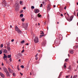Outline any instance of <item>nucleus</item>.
<instances>
[{"label":"nucleus","instance_id":"a211bd4d","mask_svg":"<svg viewBox=\"0 0 78 78\" xmlns=\"http://www.w3.org/2000/svg\"><path fill=\"white\" fill-rule=\"evenodd\" d=\"M78 76L77 75H74L73 78H77Z\"/></svg>","mask_w":78,"mask_h":78},{"label":"nucleus","instance_id":"f704fd0d","mask_svg":"<svg viewBox=\"0 0 78 78\" xmlns=\"http://www.w3.org/2000/svg\"><path fill=\"white\" fill-rule=\"evenodd\" d=\"M21 68H22V69H23V68H24V66L23 65H22L21 66Z\"/></svg>","mask_w":78,"mask_h":78},{"label":"nucleus","instance_id":"a878e982","mask_svg":"<svg viewBox=\"0 0 78 78\" xmlns=\"http://www.w3.org/2000/svg\"><path fill=\"white\" fill-rule=\"evenodd\" d=\"M24 42H25V41L23 40V41H22L21 42V44H23V43H24Z\"/></svg>","mask_w":78,"mask_h":78},{"label":"nucleus","instance_id":"49530a36","mask_svg":"<svg viewBox=\"0 0 78 78\" xmlns=\"http://www.w3.org/2000/svg\"><path fill=\"white\" fill-rule=\"evenodd\" d=\"M44 34V33L43 32H42V33H41V34Z\"/></svg>","mask_w":78,"mask_h":78},{"label":"nucleus","instance_id":"37998d69","mask_svg":"<svg viewBox=\"0 0 78 78\" xmlns=\"http://www.w3.org/2000/svg\"><path fill=\"white\" fill-rule=\"evenodd\" d=\"M9 61L10 62H11V61H12L11 60V58H10V59H9Z\"/></svg>","mask_w":78,"mask_h":78},{"label":"nucleus","instance_id":"79ce46f5","mask_svg":"<svg viewBox=\"0 0 78 78\" xmlns=\"http://www.w3.org/2000/svg\"><path fill=\"white\" fill-rule=\"evenodd\" d=\"M38 56V54H37L36 55H35V57H37Z\"/></svg>","mask_w":78,"mask_h":78},{"label":"nucleus","instance_id":"052dcab7","mask_svg":"<svg viewBox=\"0 0 78 78\" xmlns=\"http://www.w3.org/2000/svg\"><path fill=\"white\" fill-rule=\"evenodd\" d=\"M54 8H55V7H56V5H54Z\"/></svg>","mask_w":78,"mask_h":78},{"label":"nucleus","instance_id":"3c124183","mask_svg":"<svg viewBox=\"0 0 78 78\" xmlns=\"http://www.w3.org/2000/svg\"><path fill=\"white\" fill-rule=\"evenodd\" d=\"M67 15H68L69 17V14H68V13H67Z\"/></svg>","mask_w":78,"mask_h":78},{"label":"nucleus","instance_id":"6e6d98bb","mask_svg":"<svg viewBox=\"0 0 78 78\" xmlns=\"http://www.w3.org/2000/svg\"><path fill=\"white\" fill-rule=\"evenodd\" d=\"M2 66H4V64L3 63H2Z\"/></svg>","mask_w":78,"mask_h":78},{"label":"nucleus","instance_id":"cd10ccee","mask_svg":"<svg viewBox=\"0 0 78 78\" xmlns=\"http://www.w3.org/2000/svg\"><path fill=\"white\" fill-rule=\"evenodd\" d=\"M44 36V35H41L40 36V38H41V37H43V36Z\"/></svg>","mask_w":78,"mask_h":78},{"label":"nucleus","instance_id":"2f4dec72","mask_svg":"<svg viewBox=\"0 0 78 78\" xmlns=\"http://www.w3.org/2000/svg\"><path fill=\"white\" fill-rule=\"evenodd\" d=\"M42 45L44 46H45V42H43L42 44Z\"/></svg>","mask_w":78,"mask_h":78},{"label":"nucleus","instance_id":"c03bdc74","mask_svg":"<svg viewBox=\"0 0 78 78\" xmlns=\"http://www.w3.org/2000/svg\"><path fill=\"white\" fill-rule=\"evenodd\" d=\"M20 73L21 74V76H22V75H23V74H22V73Z\"/></svg>","mask_w":78,"mask_h":78},{"label":"nucleus","instance_id":"13d9d810","mask_svg":"<svg viewBox=\"0 0 78 78\" xmlns=\"http://www.w3.org/2000/svg\"><path fill=\"white\" fill-rule=\"evenodd\" d=\"M77 17H78V12L77 13Z\"/></svg>","mask_w":78,"mask_h":78},{"label":"nucleus","instance_id":"4c0bfd02","mask_svg":"<svg viewBox=\"0 0 78 78\" xmlns=\"http://www.w3.org/2000/svg\"><path fill=\"white\" fill-rule=\"evenodd\" d=\"M68 69H71V68L70 66H69L68 68Z\"/></svg>","mask_w":78,"mask_h":78},{"label":"nucleus","instance_id":"774afa93","mask_svg":"<svg viewBox=\"0 0 78 78\" xmlns=\"http://www.w3.org/2000/svg\"><path fill=\"white\" fill-rule=\"evenodd\" d=\"M42 3L43 4H44V2H43Z\"/></svg>","mask_w":78,"mask_h":78},{"label":"nucleus","instance_id":"bb28decb","mask_svg":"<svg viewBox=\"0 0 78 78\" xmlns=\"http://www.w3.org/2000/svg\"><path fill=\"white\" fill-rule=\"evenodd\" d=\"M23 14H21L20 15V17H23Z\"/></svg>","mask_w":78,"mask_h":78},{"label":"nucleus","instance_id":"69168bd1","mask_svg":"<svg viewBox=\"0 0 78 78\" xmlns=\"http://www.w3.org/2000/svg\"><path fill=\"white\" fill-rule=\"evenodd\" d=\"M73 78V76H71L70 78Z\"/></svg>","mask_w":78,"mask_h":78},{"label":"nucleus","instance_id":"7c9ffc66","mask_svg":"<svg viewBox=\"0 0 78 78\" xmlns=\"http://www.w3.org/2000/svg\"><path fill=\"white\" fill-rule=\"evenodd\" d=\"M12 75H13V76H16V73H13Z\"/></svg>","mask_w":78,"mask_h":78},{"label":"nucleus","instance_id":"39448f33","mask_svg":"<svg viewBox=\"0 0 78 78\" xmlns=\"http://www.w3.org/2000/svg\"><path fill=\"white\" fill-rule=\"evenodd\" d=\"M66 18L68 21L69 22H70L73 19V16H71L69 19H68V18H67V17H66Z\"/></svg>","mask_w":78,"mask_h":78},{"label":"nucleus","instance_id":"0eeeda50","mask_svg":"<svg viewBox=\"0 0 78 78\" xmlns=\"http://www.w3.org/2000/svg\"><path fill=\"white\" fill-rule=\"evenodd\" d=\"M47 9L48 11L50 9V5H48L47 6Z\"/></svg>","mask_w":78,"mask_h":78},{"label":"nucleus","instance_id":"de8ad7c7","mask_svg":"<svg viewBox=\"0 0 78 78\" xmlns=\"http://www.w3.org/2000/svg\"><path fill=\"white\" fill-rule=\"evenodd\" d=\"M23 9H26V7H24L23 8Z\"/></svg>","mask_w":78,"mask_h":78},{"label":"nucleus","instance_id":"4d7b16f0","mask_svg":"<svg viewBox=\"0 0 78 78\" xmlns=\"http://www.w3.org/2000/svg\"><path fill=\"white\" fill-rule=\"evenodd\" d=\"M10 27L11 28H12V26L10 25Z\"/></svg>","mask_w":78,"mask_h":78},{"label":"nucleus","instance_id":"603ef678","mask_svg":"<svg viewBox=\"0 0 78 78\" xmlns=\"http://www.w3.org/2000/svg\"><path fill=\"white\" fill-rule=\"evenodd\" d=\"M19 62H21V61H20V59L19 60Z\"/></svg>","mask_w":78,"mask_h":78},{"label":"nucleus","instance_id":"5fc2aeb1","mask_svg":"<svg viewBox=\"0 0 78 78\" xmlns=\"http://www.w3.org/2000/svg\"><path fill=\"white\" fill-rule=\"evenodd\" d=\"M28 44H29L28 43H27V44H26V45H28Z\"/></svg>","mask_w":78,"mask_h":78},{"label":"nucleus","instance_id":"f3484780","mask_svg":"<svg viewBox=\"0 0 78 78\" xmlns=\"http://www.w3.org/2000/svg\"><path fill=\"white\" fill-rule=\"evenodd\" d=\"M66 65H67V63H65L63 66V67H65V69H66V68H67V67L66 66Z\"/></svg>","mask_w":78,"mask_h":78},{"label":"nucleus","instance_id":"423d86ee","mask_svg":"<svg viewBox=\"0 0 78 78\" xmlns=\"http://www.w3.org/2000/svg\"><path fill=\"white\" fill-rule=\"evenodd\" d=\"M3 70L5 73H6V72H8V70H7V69H6V68H5V66H4L3 67Z\"/></svg>","mask_w":78,"mask_h":78},{"label":"nucleus","instance_id":"1a4fd4ad","mask_svg":"<svg viewBox=\"0 0 78 78\" xmlns=\"http://www.w3.org/2000/svg\"><path fill=\"white\" fill-rule=\"evenodd\" d=\"M3 51L4 53H8V50L6 49L3 50Z\"/></svg>","mask_w":78,"mask_h":78},{"label":"nucleus","instance_id":"c85d7f7f","mask_svg":"<svg viewBox=\"0 0 78 78\" xmlns=\"http://www.w3.org/2000/svg\"><path fill=\"white\" fill-rule=\"evenodd\" d=\"M19 65L17 66V69L19 71L20 70V68H19Z\"/></svg>","mask_w":78,"mask_h":78},{"label":"nucleus","instance_id":"2eb2a0df","mask_svg":"<svg viewBox=\"0 0 78 78\" xmlns=\"http://www.w3.org/2000/svg\"><path fill=\"white\" fill-rule=\"evenodd\" d=\"M7 48L8 51H10V50H11V48L9 47V46L7 47Z\"/></svg>","mask_w":78,"mask_h":78},{"label":"nucleus","instance_id":"ddd939ff","mask_svg":"<svg viewBox=\"0 0 78 78\" xmlns=\"http://www.w3.org/2000/svg\"><path fill=\"white\" fill-rule=\"evenodd\" d=\"M3 58L4 59V60H5V61H6V60H7V59L5 58H7V55H6L4 56Z\"/></svg>","mask_w":78,"mask_h":78},{"label":"nucleus","instance_id":"c756f323","mask_svg":"<svg viewBox=\"0 0 78 78\" xmlns=\"http://www.w3.org/2000/svg\"><path fill=\"white\" fill-rule=\"evenodd\" d=\"M70 53L73 54V50L71 51H70Z\"/></svg>","mask_w":78,"mask_h":78},{"label":"nucleus","instance_id":"5701e85b","mask_svg":"<svg viewBox=\"0 0 78 78\" xmlns=\"http://www.w3.org/2000/svg\"><path fill=\"white\" fill-rule=\"evenodd\" d=\"M7 57L8 58H11V55H8L7 56Z\"/></svg>","mask_w":78,"mask_h":78},{"label":"nucleus","instance_id":"680f3d73","mask_svg":"<svg viewBox=\"0 0 78 78\" xmlns=\"http://www.w3.org/2000/svg\"><path fill=\"white\" fill-rule=\"evenodd\" d=\"M76 69H78V65L77 66V68H76Z\"/></svg>","mask_w":78,"mask_h":78},{"label":"nucleus","instance_id":"a18cd8bd","mask_svg":"<svg viewBox=\"0 0 78 78\" xmlns=\"http://www.w3.org/2000/svg\"><path fill=\"white\" fill-rule=\"evenodd\" d=\"M38 59V57H36V60H37Z\"/></svg>","mask_w":78,"mask_h":78},{"label":"nucleus","instance_id":"f8f14e48","mask_svg":"<svg viewBox=\"0 0 78 78\" xmlns=\"http://www.w3.org/2000/svg\"><path fill=\"white\" fill-rule=\"evenodd\" d=\"M19 5L17 4V6L15 8L16 10L17 11L18 9H19Z\"/></svg>","mask_w":78,"mask_h":78},{"label":"nucleus","instance_id":"72a5a7b5","mask_svg":"<svg viewBox=\"0 0 78 78\" xmlns=\"http://www.w3.org/2000/svg\"><path fill=\"white\" fill-rule=\"evenodd\" d=\"M2 50H1L0 51V55H2Z\"/></svg>","mask_w":78,"mask_h":78},{"label":"nucleus","instance_id":"f257e3e1","mask_svg":"<svg viewBox=\"0 0 78 78\" xmlns=\"http://www.w3.org/2000/svg\"><path fill=\"white\" fill-rule=\"evenodd\" d=\"M15 28L16 31H17L18 33H19L20 34H21L22 33V31H21V30L19 29L17 26H16Z\"/></svg>","mask_w":78,"mask_h":78},{"label":"nucleus","instance_id":"473e14b6","mask_svg":"<svg viewBox=\"0 0 78 78\" xmlns=\"http://www.w3.org/2000/svg\"><path fill=\"white\" fill-rule=\"evenodd\" d=\"M31 9H34V6H32L31 7Z\"/></svg>","mask_w":78,"mask_h":78},{"label":"nucleus","instance_id":"7ed1b4c3","mask_svg":"<svg viewBox=\"0 0 78 78\" xmlns=\"http://www.w3.org/2000/svg\"><path fill=\"white\" fill-rule=\"evenodd\" d=\"M34 41L35 43H38L39 42V39L37 37H35L34 38Z\"/></svg>","mask_w":78,"mask_h":78},{"label":"nucleus","instance_id":"4468645a","mask_svg":"<svg viewBox=\"0 0 78 78\" xmlns=\"http://www.w3.org/2000/svg\"><path fill=\"white\" fill-rule=\"evenodd\" d=\"M3 4H4L5 6H6L7 5V4H6V1H5V0H4V1H3Z\"/></svg>","mask_w":78,"mask_h":78},{"label":"nucleus","instance_id":"c9c22d12","mask_svg":"<svg viewBox=\"0 0 78 78\" xmlns=\"http://www.w3.org/2000/svg\"><path fill=\"white\" fill-rule=\"evenodd\" d=\"M3 47V44H2L1 45V48H2V47Z\"/></svg>","mask_w":78,"mask_h":78},{"label":"nucleus","instance_id":"bf43d9fd","mask_svg":"<svg viewBox=\"0 0 78 78\" xmlns=\"http://www.w3.org/2000/svg\"><path fill=\"white\" fill-rule=\"evenodd\" d=\"M38 51L39 52H40L41 51L40 50H38Z\"/></svg>","mask_w":78,"mask_h":78},{"label":"nucleus","instance_id":"0e129e2a","mask_svg":"<svg viewBox=\"0 0 78 78\" xmlns=\"http://www.w3.org/2000/svg\"><path fill=\"white\" fill-rule=\"evenodd\" d=\"M68 56H70V55H69V54H68Z\"/></svg>","mask_w":78,"mask_h":78},{"label":"nucleus","instance_id":"6ab92c4d","mask_svg":"<svg viewBox=\"0 0 78 78\" xmlns=\"http://www.w3.org/2000/svg\"><path fill=\"white\" fill-rule=\"evenodd\" d=\"M7 47H9V46L10 45V44H9V42H8L7 43Z\"/></svg>","mask_w":78,"mask_h":78},{"label":"nucleus","instance_id":"58836bf2","mask_svg":"<svg viewBox=\"0 0 78 78\" xmlns=\"http://www.w3.org/2000/svg\"><path fill=\"white\" fill-rule=\"evenodd\" d=\"M25 51H24V49H23V51H22L21 53H23Z\"/></svg>","mask_w":78,"mask_h":78},{"label":"nucleus","instance_id":"09e8293b","mask_svg":"<svg viewBox=\"0 0 78 78\" xmlns=\"http://www.w3.org/2000/svg\"><path fill=\"white\" fill-rule=\"evenodd\" d=\"M61 16H63V14H61L60 15Z\"/></svg>","mask_w":78,"mask_h":78},{"label":"nucleus","instance_id":"dca6fc26","mask_svg":"<svg viewBox=\"0 0 78 78\" xmlns=\"http://www.w3.org/2000/svg\"><path fill=\"white\" fill-rule=\"evenodd\" d=\"M37 16L38 17H40V18H41V17H42V15H40V13H39Z\"/></svg>","mask_w":78,"mask_h":78},{"label":"nucleus","instance_id":"aec40b11","mask_svg":"<svg viewBox=\"0 0 78 78\" xmlns=\"http://www.w3.org/2000/svg\"><path fill=\"white\" fill-rule=\"evenodd\" d=\"M62 72H61L60 73L59 76L58 77V78H59L60 77H61V75H62Z\"/></svg>","mask_w":78,"mask_h":78},{"label":"nucleus","instance_id":"e433bc0d","mask_svg":"<svg viewBox=\"0 0 78 78\" xmlns=\"http://www.w3.org/2000/svg\"><path fill=\"white\" fill-rule=\"evenodd\" d=\"M74 14L75 16H76V12H75V11H74Z\"/></svg>","mask_w":78,"mask_h":78},{"label":"nucleus","instance_id":"412c9836","mask_svg":"<svg viewBox=\"0 0 78 78\" xmlns=\"http://www.w3.org/2000/svg\"><path fill=\"white\" fill-rule=\"evenodd\" d=\"M78 45H76V46H75L73 47V48H78Z\"/></svg>","mask_w":78,"mask_h":78},{"label":"nucleus","instance_id":"864d4df0","mask_svg":"<svg viewBox=\"0 0 78 78\" xmlns=\"http://www.w3.org/2000/svg\"><path fill=\"white\" fill-rule=\"evenodd\" d=\"M64 9H66V7H65L64 8Z\"/></svg>","mask_w":78,"mask_h":78},{"label":"nucleus","instance_id":"f03ea898","mask_svg":"<svg viewBox=\"0 0 78 78\" xmlns=\"http://www.w3.org/2000/svg\"><path fill=\"white\" fill-rule=\"evenodd\" d=\"M22 25V27L25 29H27V28L28 27V24L27 23H23Z\"/></svg>","mask_w":78,"mask_h":78},{"label":"nucleus","instance_id":"9b49d317","mask_svg":"<svg viewBox=\"0 0 78 78\" xmlns=\"http://www.w3.org/2000/svg\"><path fill=\"white\" fill-rule=\"evenodd\" d=\"M5 73L7 77L10 76V75H9V73L8 71H7V72H6V73Z\"/></svg>","mask_w":78,"mask_h":78},{"label":"nucleus","instance_id":"a19ab883","mask_svg":"<svg viewBox=\"0 0 78 78\" xmlns=\"http://www.w3.org/2000/svg\"><path fill=\"white\" fill-rule=\"evenodd\" d=\"M14 39H12L11 40V42H14Z\"/></svg>","mask_w":78,"mask_h":78},{"label":"nucleus","instance_id":"9d476101","mask_svg":"<svg viewBox=\"0 0 78 78\" xmlns=\"http://www.w3.org/2000/svg\"><path fill=\"white\" fill-rule=\"evenodd\" d=\"M39 12V9H35L34 10L35 13H38Z\"/></svg>","mask_w":78,"mask_h":78},{"label":"nucleus","instance_id":"4be33fe9","mask_svg":"<svg viewBox=\"0 0 78 78\" xmlns=\"http://www.w3.org/2000/svg\"><path fill=\"white\" fill-rule=\"evenodd\" d=\"M20 3L21 5H22L23 4V2H22V1H20Z\"/></svg>","mask_w":78,"mask_h":78},{"label":"nucleus","instance_id":"338daca9","mask_svg":"<svg viewBox=\"0 0 78 78\" xmlns=\"http://www.w3.org/2000/svg\"><path fill=\"white\" fill-rule=\"evenodd\" d=\"M57 24H59V22H57Z\"/></svg>","mask_w":78,"mask_h":78},{"label":"nucleus","instance_id":"6e6552de","mask_svg":"<svg viewBox=\"0 0 78 78\" xmlns=\"http://www.w3.org/2000/svg\"><path fill=\"white\" fill-rule=\"evenodd\" d=\"M0 75L2 78H5V76L4 74H3V73H0Z\"/></svg>","mask_w":78,"mask_h":78},{"label":"nucleus","instance_id":"8fccbe9b","mask_svg":"<svg viewBox=\"0 0 78 78\" xmlns=\"http://www.w3.org/2000/svg\"><path fill=\"white\" fill-rule=\"evenodd\" d=\"M66 78H68V77H69V76H66Z\"/></svg>","mask_w":78,"mask_h":78},{"label":"nucleus","instance_id":"e2e57ef3","mask_svg":"<svg viewBox=\"0 0 78 78\" xmlns=\"http://www.w3.org/2000/svg\"><path fill=\"white\" fill-rule=\"evenodd\" d=\"M38 25L39 26V25H40V23H38Z\"/></svg>","mask_w":78,"mask_h":78},{"label":"nucleus","instance_id":"393cba45","mask_svg":"<svg viewBox=\"0 0 78 78\" xmlns=\"http://www.w3.org/2000/svg\"><path fill=\"white\" fill-rule=\"evenodd\" d=\"M65 62H67L69 61V59L68 58H66L65 60Z\"/></svg>","mask_w":78,"mask_h":78},{"label":"nucleus","instance_id":"b1692460","mask_svg":"<svg viewBox=\"0 0 78 78\" xmlns=\"http://www.w3.org/2000/svg\"><path fill=\"white\" fill-rule=\"evenodd\" d=\"M21 21L22 22H24L25 21V19L24 18H23L21 19Z\"/></svg>","mask_w":78,"mask_h":78},{"label":"nucleus","instance_id":"ea45409f","mask_svg":"<svg viewBox=\"0 0 78 78\" xmlns=\"http://www.w3.org/2000/svg\"><path fill=\"white\" fill-rule=\"evenodd\" d=\"M43 5H42V4H41V5L40 6V7H42Z\"/></svg>","mask_w":78,"mask_h":78},{"label":"nucleus","instance_id":"20e7f679","mask_svg":"<svg viewBox=\"0 0 78 78\" xmlns=\"http://www.w3.org/2000/svg\"><path fill=\"white\" fill-rule=\"evenodd\" d=\"M8 70L9 73H14V70H13L11 69L10 68H8Z\"/></svg>","mask_w":78,"mask_h":78}]
</instances>
